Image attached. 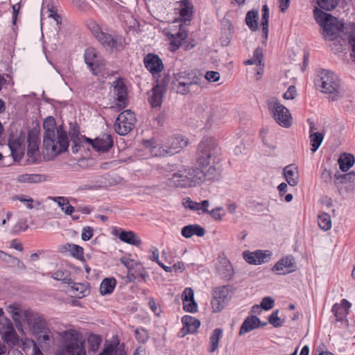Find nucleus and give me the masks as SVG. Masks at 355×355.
<instances>
[{
    "mask_svg": "<svg viewBox=\"0 0 355 355\" xmlns=\"http://www.w3.org/2000/svg\"><path fill=\"white\" fill-rule=\"evenodd\" d=\"M43 128L44 130L43 135L44 156L48 160H51L59 154L67 150L68 137L62 127H56L55 121L53 116H48L44 121Z\"/></svg>",
    "mask_w": 355,
    "mask_h": 355,
    "instance_id": "obj_1",
    "label": "nucleus"
},
{
    "mask_svg": "<svg viewBox=\"0 0 355 355\" xmlns=\"http://www.w3.org/2000/svg\"><path fill=\"white\" fill-rule=\"evenodd\" d=\"M205 82L202 75L193 71H184L174 73L171 87L179 94L187 95L191 91L198 92L199 88L202 87V84Z\"/></svg>",
    "mask_w": 355,
    "mask_h": 355,
    "instance_id": "obj_2",
    "label": "nucleus"
},
{
    "mask_svg": "<svg viewBox=\"0 0 355 355\" xmlns=\"http://www.w3.org/2000/svg\"><path fill=\"white\" fill-rule=\"evenodd\" d=\"M313 15L316 22L322 28V35L326 41H333L339 36L344 26L336 17L318 8L314 9Z\"/></svg>",
    "mask_w": 355,
    "mask_h": 355,
    "instance_id": "obj_3",
    "label": "nucleus"
},
{
    "mask_svg": "<svg viewBox=\"0 0 355 355\" xmlns=\"http://www.w3.org/2000/svg\"><path fill=\"white\" fill-rule=\"evenodd\" d=\"M61 344L56 355H86L83 343L74 331H65L61 334Z\"/></svg>",
    "mask_w": 355,
    "mask_h": 355,
    "instance_id": "obj_4",
    "label": "nucleus"
},
{
    "mask_svg": "<svg viewBox=\"0 0 355 355\" xmlns=\"http://www.w3.org/2000/svg\"><path fill=\"white\" fill-rule=\"evenodd\" d=\"M318 77L316 84L320 88V91L329 94L332 101L337 100L340 96V80L338 76L329 70L321 69Z\"/></svg>",
    "mask_w": 355,
    "mask_h": 355,
    "instance_id": "obj_5",
    "label": "nucleus"
},
{
    "mask_svg": "<svg viewBox=\"0 0 355 355\" xmlns=\"http://www.w3.org/2000/svg\"><path fill=\"white\" fill-rule=\"evenodd\" d=\"M185 173L189 180L190 187H194L209 180H214L219 178V171L215 166H209L207 171L198 166H185Z\"/></svg>",
    "mask_w": 355,
    "mask_h": 355,
    "instance_id": "obj_6",
    "label": "nucleus"
},
{
    "mask_svg": "<svg viewBox=\"0 0 355 355\" xmlns=\"http://www.w3.org/2000/svg\"><path fill=\"white\" fill-rule=\"evenodd\" d=\"M218 153V146L212 137H204L198 145L197 163L198 166L207 171L211 166V159Z\"/></svg>",
    "mask_w": 355,
    "mask_h": 355,
    "instance_id": "obj_7",
    "label": "nucleus"
},
{
    "mask_svg": "<svg viewBox=\"0 0 355 355\" xmlns=\"http://www.w3.org/2000/svg\"><path fill=\"white\" fill-rule=\"evenodd\" d=\"M267 105L275 121L282 127L289 128L292 124V116L289 110L279 101L272 98L267 101Z\"/></svg>",
    "mask_w": 355,
    "mask_h": 355,
    "instance_id": "obj_8",
    "label": "nucleus"
},
{
    "mask_svg": "<svg viewBox=\"0 0 355 355\" xmlns=\"http://www.w3.org/2000/svg\"><path fill=\"white\" fill-rule=\"evenodd\" d=\"M137 122L134 112L126 110L121 112L114 123V130L120 135H126L133 130Z\"/></svg>",
    "mask_w": 355,
    "mask_h": 355,
    "instance_id": "obj_9",
    "label": "nucleus"
},
{
    "mask_svg": "<svg viewBox=\"0 0 355 355\" xmlns=\"http://www.w3.org/2000/svg\"><path fill=\"white\" fill-rule=\"evenodd\" d=\"M84 58L85 63L88 65L93 74L98 75L104 69L105 61L101 59L94 48L86 49Z\"/></svg>",
    "mask_w": 355,
    "mask_h": 355,
    "instance_id": "obj_10",
    "label": "nucleus"
},
{
    "mask_svg": "<svg viewBox=\"0 0 355 355\" xmlns=\"http://www.w3.org/2000/svg\"><path fill=\"white\" fill-rule=\"evenodd\" d=\"M232 298V288L229 286L217 288L214 291L212 306L214 311H220Z\"/></svg>",
    "mask_w": 355,
    "mask_h": 355,
    "instance_id": "obj_11",
    "label": "nucleus"
},
{
    "mask_svg": "<svg viewBox=\"0 0 355 355\" xmlns=\"http://www.w3.org/2000/svg\"><path fill=\"white\" fill-rule=\"evenodd\" d=\"M24 320L32 328L34 334L48 327L44 317L31 310H26L24 312Z\"/></svg>",
    "mask_w": 355,
    "mask_h": 355,
    "instance_id": "obj_12",
    "label": "nucleus"
},
{
    "mask_svg": "<svg viewBox=\"0 0 355 355\" xmlns=\"http://www.w3.org/2000/svg\"><path fill=\"white\" fill-rule=\"evenodd\" d=\"M95 37L104 46H107L110 49L120 51L123 49L125 46V40L122 37L116 36L114 37L111 35L105 33L102 31L98 33H97Z\"/></svg>",
    "mask_w": 355,
    "mask_h": 355,
    "instance_id": "obj_13",
    "label": "nucleus"
},
{
    "mask_svg": "<svg viewBox=\"0 0 355 355\" xmlns=\"http://www.w3.org/2000/svg\"><path fill=\"white\" fill-rule=\"evenodd\" d=\"M297 266L293 256H286L279 260L272 267V271L277 275H286L296 270Z\"/></svg>",
    "mask_w": 355,
    "mask_h": 355,
    "instance_id": "obj_14",
    "label": "nucleus"
},
{
    "mask_svg": "<svg viewBox=\"0 0 355 355\" xmlns=\"http://www.w3.org/2000/svg\"><path fill=\"white\" fill-rule=\"evenodd\" d=\"M188 144V139L180 135L169 137L165 141L170 156L180 152Z\"/></svg>",
    "mask_w": 355,
    "mask_h": 355,
    "instance_id": "obj_15",
    "label": "nucleus"
},
{
    "mask_svg": "<svg viewBox=\"0 0 355 355\" xmlns=\"http://www.w3.org/2000/svg\"><path fill=\"white\" fill-rule=\"evenodd\" d=\"M113 93L116 101V105L119 108H124L128 104L127 89L121 79L114 82Z\"/></svg>",
    "mask_w": 355,
    "mask_h": 355,
    "instance_id": "obj_16",
    "label": "nucleus"
},
{
    "mask_svg": "<svg viewBox=\"0 0 355 355\" xmlns=\"http://www.w3.org/2000/svg\"><path fill=\"white\" fill-rule=\"evenodd\" d=\"M145 67L153 76L159 73L164 69L162 59L156 54L148 53L144 58Z\"/></svg>",
    "mask_w": 355,
    "mask_h": 355,
    "instance_id": "obj_17",
    "label": "nucleus"
},
{
    "mask_svg": "<svg viewBox=\"0 0 355 355\" xmlns=\"http://www.w3.org/2000/svg\"><path fill=\"white\" fill-rule=\"evenodd\" d=\"M272 255L269 250H257L255 252H244L243 258L246 262L250 264L259 265L267 262Z\"/></svg>",
    "mask_w": 355,
    "mask_h": 355,
    "instance_id": "obj_18",
    "label": "nucleus"
},
{
    "mask_svg": "<svg viewBox=\"0 0 355 355\" xmlns=\"http://www.w3.org/2000/svg\"><path fill=\"white\" fill-rule=\"evenodd\" d=\"M83 139L89 143L94 150L98 152H107L112 146L113 141L109 135L104 134L95 139L84 137Z\"/></svg>",
    "mask_w": 355,
    "mask_h": 355,
    "instance_id": "obj_19",
    "label": "nucleus"
},
{
    "mask_svg": "<svg viewBox=\"0 0 355 355\" xmlns=\"http://www.w3.org/2000/svg\"><path fill=\"white\" fill-rule=\"evenodd\" d=\"M166 92V85L157 83L148 92V101L153 107H159Z\"/></svg>",
    "mask_w": 355,
    "mask_h": 355,
    "instance_id": "obj_20",
    "label": "nucleus"
},
{
    "mask_svg": "<svg viewBox=\"0 0 355 355\" xmlns=\"http://www.w3.org/2000/svg\"><path fill=\"white\" fill-rule=\"evenodd\" d=\"M0 331H2V338L6 343L15 345L18 342V336L8 318L4 319V324L0 326Z\"/></svg>",
    "mask_w": 355,
    "mask_h": 355,
    "instance_id": "obj_21",
    "label": "nucleus"
},
{
    "mask_svg": "<svg viewBox=\"0 0 355 355\" xmlns=\"http://www.w3.org/2000/svg\"><path fill=\"white\" fill-rule=\"evenodd\" d=\"M168 184L177 188H190L184 166L168 179Z\"/></svg>",
    "mask_w": 355,
    "mask_h": 355,
    "instance_id": "obj_22",
    "label": "nucleus"
},
{
    "mask_svg": "<svg viewBox=\"0 0 355 355\" xmlns=\"http://www.w3.org/2000/svg\"><path fill=\"white\" fill-rule=\"evenodd\" d=\"M193 6L189 0H181L176 2L175 10L180 15L182 20L190 21L193 14Z\"/></svg>",
    "mask_w": 355,
    "mask_h": 355,
    "instance_id": "obj_23",
    "label": "nucleus"
},
{
    "mask_svg": "<svg viewBox=\"0 0 355 355\" xmlns=\"http://www.w3.org/2000/svg\"><path fill=\"white\" fill-rule=\"evenodd\" d=\"M183 327L180 331V336L183 337L187 334H193L197 331V329L200 325V321L190 315H184L182 318Z\"/></svg>",
    "mask_w": 355,
    "mask_h": 355,
    "instance_id": "obj_24",
    "label": "nucleus"
},
{
    "mask_svg": "<svg viewBox=\"0 0 355 355\" xmlns=\"http://www.w3.org/2000/svg\"><path fill=\"white\" fill-rule=\"evenodd\" d=\"M352 304L346 299H343L340 304L333 305L331 311L336 321H343L349 313Z\"/></svg>",
    "mask_w": 355,
    "mask_h": 355,
    "instance_id": "obj_25",
    "label": "nucleus"
},
{
    "mask_svg": "<svg viewBox=\"0 0 355 355\" xmlns=\"http://www.w3.org/2000/svg\"><path fill=\"white\" fill-rule=\"evenodd\" d=\"M7 311L10 314L18 331H22V321H26L24 320V312L26 311H22V309L16 304H10L7 307Z\"/></svg>",
    "mask_w": 355,
    "mask_h": 355,
    "instance_id": "obj_26",
    "label": "nucleus"
},
{
    "mask_svg": "<svg viewBox=\"0 0 355 355\" xmlns=\"http://www.w3.org/2000/svg\"><path fill=\"white\" fill-rule=\"evenodd\" d=\"M261 325V320L255 315L247 317L243 322L239 331V335L250 332Z\"/></svg>",
    "mask_w": 355,
    "mask_h": 355,
    "instance_id": "obj_27",
    "label": "nucleus"
},
{
    "mask_svg": "<svg viewBox=\"0 0 355 355\" xmlns=\"http://www.w3.org/2000/svg\"><path fill=\"white\" fill-rule=\"evenodd\" d=\"M218 274L224 279H229L232 275V266L227 259L223 257L216 266Z\"/></svg>",
    "mask_w": 355,
    "mask_h": 355,
    "instance_id": "obj_28",
    "label": "nucleus"
},
{
    "mask_svg": "<svg viewBox=\"0 0 355 355\" xmlns=\"http://www.w3.org/2000/svg\"><path fill=\"white\" fill-rule=\"evenodd\" d=\"M144 145L150 149V153L154 156L164 157L169 155L168 150L165 144L163 145H154V142L151 140L144 141Z\"/></svg>",
    "mask_w": 355,
    "mask_h": 355,
    "instance_id": "obj_29",
    "label": "nucleus"
},
{
    "mask_svg": "<svg viewBox=\"0 0 355 355\" xmlns=\"http://www.w3.org/2000/svg\"><path fill=\"white\" fill-rule=\"evenodd\" d=\"M181 233L185 238H190L193 235L203 236L205 234V230L199 225H189L182 229Z\"/></svg>",
    "mask_w": 355,
    "mask_h": 355,
    "instance_id": "obj_30",
    "label": "nucleus"
},
{
    "mask_svg": "<svg viewBox=\"0 0 355 355\" xmlns=\"http://www.w3.org/2000/svg\"><path fill=\"white\" fill-rule=\"evenodd\" d=\"M284 174L290 186L295 187L298 183L297 168L293 165H288L284 168Z\"/></svg>",
    "mask_w": 355,
    "mask_h": 355,
    "instance_id": "obj_31",
    "label": "nucleus"
},
{
    "mask_svg": "<svg viewBox=\"0 0 355 355\" xmlns=\"http://www.w3.org/2000/svg\"><path fill=\"white\" fill-rule=\"evenodd\" d=\"M119 238L121 241L137 247L141 243L139 236L132 231H122L119 235Z\"/></svg>",
    "mask_w": 355,
    "mask_h": 355,
    "instance_id": "obj_32",
    "label": "nucleus"
},
{
    "mask_svg": "<svg viewBox=\"0 0 355 355\" xmlns=\"http://www.w3.org/2000/svg\"><path fill=\"white\" fill-rule=\"evenodd\" d=\"M49 198L57 202L61 210L64 211L66 215H71L75 211L74 207L69 203L68 198L66 197L58 196L50 197Z\"/></svg>",
    "mask_w": 355,
    "mask_h": 355,
    "instance_id": "obj_33",
    "label": "nucleus"
},
{
    "mask_svg": "<svg viewBox=\"0 0 355 355\" xmlns=\"http://www.w3.org/2000/svg\"><path fill=\"white\" fill-rule=\"evenodd\" d=\"M354 163V156L351 153H343L338 159L340 168L344 172L347 171Z\"/></svg>",
    "mask_w": 355,
    "mask_h": 355,
    "instance_id": "obj_34",
    "label": "nucleus"
},
{
    "mask_svg": "<svg viewBox=\"0 0 355 355\" xmlns=\"http://www.w3.org/2000/svg\"><path fill=\"white\" fill-rule=\"evenodd\" d=\"M8 145L14 159H20L24 154V147L21 141L18 139H12L9 140Z\"/></svg>",
    "mask_w": 355,
    "mask_h": 355,
    "instance_id": "obj_35",
    "label": "nucleus"
},
{
    "mask_svg": "<svg viewBox=\"0 0 355 355\" xmlns=\"http://www.w3.org/2000/svg\"><path fill=\"white\" fill-rule=\"evenodd\" d=\"M116 284V281L114 278H105L100 285V293L102 295L111 294Z\"/></svg>",
    "mask_w": 355,
    "mask_h": 355,
    "instance_id": "obj_36",
    "label": "nucleus"
},
{
    "mask_svg": "<svg viewBox=\"0 0 355 355\" xmlns=\"http://www.w3.org/2000/svg\"><path fill=\"white\" fill-rule=\"evenodd\" d=\"M44 180V175L40 174H21L17 178V180L20 183H39Z\"/></svg>",
    "mask_w": 355,
    "mask_h": 355,
    "instance_id": "obj_37",
    "label": "nucleus"
},
{
    "mask_svg": "<svg viewBox=\"0 0 355 355\" xmlns=\"http://www.w3.org/2000/svg\"><path fill=\"white\" fill-rule=\"evenodd\" d=\"M262 17L261 26L263 31V38L266 40L268 36V21H269V8L266 4L262 7Z\"/></svg>",
    "mask_w": 355,
    "mask_h": 355,
    "instance_id": "obj_38",
    "label": "nucleus"
},
{
    "mask_svg": "<svg viewBox=\"0 0 355 355\" xmlns=\"http://www.w3.org/2000/svg\"><path fill=\"white\" fill-rule=\"evenodd\" d=\"M245 23L252 31L258 30V12L255 10H250L245 16Z\"/></svg>",
    "mask_w": 355,
    "mask_h": 355,
    "instance_id": "obj_39",
    "label": "nucleus"
},
{
    "mask_svg": "<svg viewBox=\"0 0 355 355\" xmlns=\"http://www.w3.org/2000/svg\"><path fill=\"white\" fill-rule=\"evenodd\" d=\"M187 36V31L184 28L180 27L176 33L171 35V45L174 46L175 48H178L182 44V42L184 41Z\"/></svg>",
    "mask_w": 355,
    "mask_h": 355,
    "instance_id": "obj_40",
    "label": "nucleus"
},
{
    "mask_svg": "<svg viewBox=\"0 0 355 355\" xmlns=\"http://www.w3.org/2000/svg\"><path fill=\"white\" fill-rule=\"evenodd\" d=\"M223 331L221 329L217 328L213 331V333L209 338L210 352H215L218 347V343L222 336Z\"/></svg>",
    "mask_w": 355,
    "mask_h": 355,
    "instance_id": "obj_41",
    "label": "nucleus"
},
{
    "mask_svg": "<svg viewBox=\"0 0 355 355\" xmlns=\"http://www.w3.org/2000/svg\"><path fill=\"white\" fill-rule=\"evenodd\" d=\"M263 51L260 48L254 50L252 58L247 60L244 62L245 64H256L257 66H263Z\"/></svg>",
    "mask_w": 355,
    "mask_h": 355,
    "instance_id": "obj_42",
    "label": "nucleus"
},
{
    "mask_svg": "<svg viewBox=\"0 0 355 355\" xmlns=\"http://www.w3.org/2000/svg\"><path fill=\"white\" fill-rule=\"evenodd\" d=\"M310 142L311 145V150L315 152L320 146L323 139L324 135L321 132H317L315 133L309 135Z\"/></svg>",
    "mask_w": 355,
    "mask_h": 355,
    "instance_id": "obj_43",
    "label": "nucleus"
},
{
    "mask_svg": "<svg viewBox=\"0 0 355 355\" xmlns=\"http://www.w3.org/2000/svg\"><path fill=\"white\" fill-rule=\"evenodd\" d=\"M318 222L319 227L324 230H329L331 227V220L330 216L327 213H321L320 214H318Z\"/></svg>",
    "mask_w": 355,
    "mask_h": 355,
    "instance_id": "obj_44",
    "label": "nucleus"
},
{
    "mask_svg": "<svg viewBox=\"0 0 355 355\" xmlns=\"http://www.w3.org/2000/svg\"><path fill=\"white\" fill-rule=\"evenodd\" d=\"M51 277L55 280L62 281L64 283H71V279L67 270H58L51 274Z\"/></svg>",
    "mask_w": 355,
    "mask_h": 355,
    "instance_id": "obj_45",
    "label": "nucleus"
},
{
    "mask_svg": "<svg viewBox=\"0 0 355 355\" xmlns=\"http://www.w3.org/2000/svg\"><path fill=\"white\" fill-rule=\"evenodd\" d=\"M339 0H318V6L323 10L331 11L338 5Z\"/></svg>",
    "mask_w": 355,
    "mask_h": 355,
    "instance_id": "obj_46",
    "label": "nucleus"
},
{
    "mask_svg": "<svg viewBox=\"0 0 355 355\" xmlns=\"http://www.w3.org/2000/svg\"><path fill=\"white\" fill-rule=\"evenodd\" d=\"M89 349L92 352H96L101 343V338L99 336L91 334L87 338Z\"/></svg>",
    "mask_w": 355,
    "mask_h": 355,
    "instance_id": "obj_47",
    "label": "nucleus"
},
{
    "mask_svg": "<svg viewBox=\"0 0 355 355\" xmlns=\"http://www.w3.org/2000/svg\"><path fill=\"white\" fill-rule=\"evenodd\" d=\"M135 336L141 343H145L149 339L148 332L143 327L138 328L135 331Z\"/></svg>",
    "mask_w": 355,
    "mask_h": 355,
    "instance_id": "obj_48",
    "label": "nucleus"
},
{
    "mask_svg": "<svg viewBox=\"0 0 355 355\" xmlns=\"http://www.w3.org/2000/svg\"><path fill=\"white\" fill-rule=\"evenodd\" d=\"M71 291L78 297L81 298L86 295L87 292L86 286L83 284H73L71 286Z\"/></svg>",
    "mask_w": 355,
    "mask_h": 355,
    "instance_id": "obj_49",
    "label": "nucleus"
},
{
    "mask_svg": "<svg viewBox=\"0 0 355 355\" xmlns=\"http://www.w3.org/2000/svg\"><path fill=\"white\" fill-rule=\"evenodd\" d=\"M28 140L29 144H28V149L27 155H28V157L33 158V162H34L36 159V158H35V155L38 152V144H37V141H32L30 136H28Z\"/></svg>",
    "mask_w": 355,
    "mask_h": 355,
    "instance_id": "obj_50",
    "label": "nucleus"
},
{
    "mask_svg": "<svg viewBox=\"0 0 355 355\" xmlns=\"http://www.w3.org/2000/svg\"><path fill=\"white\" fill-rule=\"evenodd\" d=\"M279 310L274 311L268 317V322L274 327H280L283 325V321L278 317Z\"/></svg>",
    "mask_w": 355,
    "mask_h": 355,
    "instance_id": "obj_51",
    "label": "nucleus"
},
{
    "mask_svg": "<svg viewBox=\"0 0 355 355\" xmlns=\"http://www.w3.org/2000/svg\"><path fill=\"white\" fill-rule=\"evenodd\" d=\"M68 250L71 254L77 259L83 258V248L76 244H68Z\"/></svg>",
    "mask_w": 355,
    "mask_h": 355,
    "instance_id": "obj_52",
    "label": "nucleus"
},
{
    "mask_svg": "<svg viewBox=\"0 0 355 355\" xmlns=\"http://www.w3.org/2000/svg\"><path fill=\"white\" fill-rule=\"evenodd\" d=\"M335 178L337 180L341 178V183H346L348 182L355 183V171H352L343 175L335 174Z\"/></svg>",
    "mask_w": 355,
    "mask_h": 355,
    "instance_id": "obj_53",
    "label": "nucleus"
},
{
    "mask_svg": "<svg viewBox=\"0 0 355 355\" xmlns=\"http://www.w3.org/2000/svg\"><path fill=\"white\" fill-rule=\"evenodd\" d=\"M120 261L123 263L127 268L128 271L131 272L134 270L135 266L137 267V265H140L141 263L135 261L133 259H130L127 257H121L120 259Z\"/></svg>",
    "mask_w": 355,
    "mask_h": 355,
    "instance_id": "obj_54",
    "label": "nucleus"
},
{
    "mask_svg": "<svg viewBox=\"0 0 355 355\" xmlns=\"http://www.w3.org/2000/svg\"><path fill=\"white\" fill-rule=\"evenodd\" d=\"M183 205L193 211H200L199 202L193 201L190 198L184 199Z\"/></svg>",
    "mask_w": 355,
    "mask_h": 355,
    "instance_id": "obj_55",
    "label": "nucleus"
},
{
    "mask_svg": "<svg viewBox=\"0 0 355 355\" xmlns=\"http://www.w3.org/2000/svg\"><path fill=\"white\" fill-rule=\"evenodd\" d=\"M183 309L187 312L196 313L198 311V305L195 300L183 302Z\"/></svg>",
    "mask_w": 355,
    "mask_h": 355,
    "instance_id": "obj_56",
    "label": "nucleus"
},
{
    "mask_svg": "<svg viewBox=\"0 0 355 355\" xmlns=\"http://www.w3.org/2000/svg\"><path fill=\"white\" fill-rule=\"evenodd\" d=\"M274 304L275 300L271 297H265L262 299L260 306L262 309L268 311L273 307Z\"/></svg>",
    "mask_w": 355,
    "mask_h": 355,
    "instance_id": "obj_57",
    "label": "nucleus"
},
{
    "mask_svg": "<svg viewBox=\"0 0 355 355\" xmlns=\"http://www.w3.org/2000/svg\"><path fill=\"white\" fill-rule=\"evenodd\" d=\"M14 199L18 200L20 202H24L28 209L33 208V205L32 204L33 202V199L31 198H27V196L21 194V195L16 196L14 198Z\"/></svg>",
    "mask_w": 355,
    "mask_h": 355,
    "instance_id": "obj_58",
    "label": "nucleus"
},
{
    "mask_svg": "<svg viewBox=\"0 0 355 355\" xmlns=\"http://www.w3.org/2000/svg\"><path fill=\"white\" fill-rule=\"evenodd\" d=\"M297 90L294 85H291L284 94L283 97L286 100H293L295 98Z\"/></svg>",
    "mask_w": 355,
    "mask_h": 355,
    "instance_id": "obj_59",
    "label": "nucleus"
},
{
    "mask_svg": "<svg viewBox=\"0 0 355 355\" xmlns=\"http://www.w3.org/2000/svg\"><path fill=\"white\" fill-rule=\"evenodd\" d=\"M222 211L223 208L221 207H218L215 209H213L211 211H209L207 214H209L214 220H221L223 216V214L220 213Z\"/></svg>",
    "mask_w": 355,
    "mask_h": 355,
    "instance_id": "obj_60",
    "label": "nucleus"
},
{
    "mask_svg": "<svg viewBox=\"0 0 355 355\" xmlns=\"http://www.w3.org/2000/svg\"><path fill=\"white\" fill-rule=\"evenodd\" d=\"M182 302L192 301L194 300V293L191 288H186L182 293Z\"/></svg>",
    "mask_w": 355,
    "mask_h": 355,
    "instance_id": "obj_61",
    "label": "nucleus"
},
{
    "mask_svg": "<svg viewBox=\"0 0 355 355\" xmlns=\"http://www.w3.org/2000/svg\"><path fill=\"white\" fill-rule=\"evenodd\" d=\"M138 267V282H146L148 277V272L146 271L144 267L140 264L137 265Z\"/></svg>",
    "mask_w": 355,
    "mask_h": 355,
    "instance_id": "obj_62",
    "label": "nucleus"
},
{
    "mask_svg": "<svg viewBox=\"0 0 355 355\" xmlns=\"http://www.w3.org/2000/svg\"><path fill=\"white\" fill-rule=\"evenodd\" d=\"M93 236V229L91 227H85L83 229L81 238L83 241H89Z\"/></svg>",
    "mask_w": 355,
    "mask_h": 355,
    "instance_id": "obj_63",
    "label": "nucleus"
},
{
    "mask_svg": "<svg viewBox=\"0 0 355 355\" xmlns=\"http://www.w3.org/2000/svg\"><path fill=\"white\" fill-rule=\"evenodd\" d=\"M220 78V74L217 71H209L205 74V79L208 81L216 82Z\"/></svg>",
    "mask_w": 355,
    "mask_h": 355,
    "instance_id": "obj_64",
    "label": "nucleus"
}]
</instances>
